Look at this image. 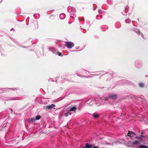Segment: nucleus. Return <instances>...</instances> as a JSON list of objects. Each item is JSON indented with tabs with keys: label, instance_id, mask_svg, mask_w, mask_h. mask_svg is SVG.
I'll use <instances>...</instances> for the list:
<instances>
[{
	"label": "nucleus",
	"instance_id": "f8f14e48",
	"mask_svg": "<svg viewBox=\"0 0 148 148\" xmlns=\"http://www.w3.org/2000/svg\"><path fill=\"white\" fill-rule=\"evenodd\" d=\"M135 136V138L137 139H141L142 138H145V137L143 136V135H141L140 137H138L136 136Z\"/></svg>",
	"mask_w": 148,
	"mask_h": 148
},
{
	"label": "nucleus",
	"instance_id": "423d86ee",
	"mask_svg": "<svg viewBox=\"0 0 148 148\" xmlns=\"http://www.w3.org/2000/svg\"><path fill=\"white\" fill-rule=\"evenodd\" d=\"M139 148H148V146L144 145H140L139 147Z\"/></svg>",
	"mask_w": 148,
	"mask_h": 148
},
{
	"label": "nucleus",
	"instance_id": "6e6552de",
	"mask_svg": "<svg viewBox=\"0 0 148 148\" xmlns=\"http://www.w3.org/2000/svg\"><path fill=\"white\" fill-rule=\"evenodd\" d=\"M133 143V144L134 145H137L139 144V141L137 140H136L134 141Z\"/></svg>",
	"mask_w": 148,
	"mask_h": 148
},
{
	"label": "nucleus",
	"instance_id": "2eb2a0df",
	"mask_svg": "<svg viewBox=\"0 0 148 148\" xmlns=\"http://www.w3.org/2000/svg\"><path fill=\"white\" fill-rule=\"evenodd\" d=\"M138 35H141V34H142V33L139 30H138Z\"/></svg>",
	"mask_w": 148,
	"mask_h": 148
},
{
	"label": "nucleus",
	"instance_id": "7ed1b4c3",
	"mask_svg": "<svg viewBox=\"0 0 148 148\" xmlns=\"http://www.w3.org/2000/svg\"><path fill=\"white\" fill-rule=\"evenodd\" d=\"M109 97L110 99H115L117 97V95L115 94H110L109 95Z\"/></svg>",
	"mask_w": 148,
	"mask_h": 148
},
{
	"label": "nucleus",
	"instance_id": "4468645a",
	"mask_svg": "<svg viewBox=\"0 0 148 148\" xmlns=\"http://www.w3.org/2000/svg\"><path fill=\"white\" fill-rule=\"evenodd\" d=\"M57 54H58L59 56H60L61 55L62 53H60L58 51H57Z\"/></svg>",
	"mask_w": 148,
	"mask_h": 148
},
{
	"label": "nucleus",
	"instance_id": "1a4fd4ad",
	"mask_svg": "<svg viewBox=\"0 0 148 148\" xmlns=\"http://www.w3.org/2000/svg\"><path fill=\"white\" fill-rule=\"evenodd\" d=\"M93 116L95 118H97L99 117V115L97 114H96L95 113H94L93 114Z\"/></svg>",
	"mask_w": 148,
	"mask_h": 148
},
{
	"label": "nucleus",
	"instance_id": "dca6fc26",
	"mask_svg": "<svg viewBox=\"0 0 148 148\" xmlns=\"http://www.w3.org/2000/svg\"><path fill=\"white\" fill-rule=\"evenodd\" d=\"M68 113H65L64 114V115H65V116L67 117V116H68Z\"/></svg>",
	"mask_w": 148,
	"mask_h": 148
},
{
	"label": "nucleus",
	"instance_id": "412c9836",
	"mask_svg": "<svg viewBox=\"0 0 148 148\" xmlns=\"http://www.w3.org/2000/svg\"><path fill=\"white\" fill-rule=\"evenodd\" d=\"M82 148H85V147H82Z\"/></svg>",
	"mask_w": 148,
	"mask_h": 148
},
{
	"label": "nucleus",
	"instance_id": "f257e3e1",
	"mask_svg": "<svg viewBox=\"0 0 148 148\" xmlns=\"http://www.w3.org/2000/svg\"><path fill=\"white\" fill-rule=\"evenodd\" d=\"M66 46L69 48H71L74 46V44L71 42L66 41Z\"/></svg>",
	"mask_w": 148,
	"mask_h": 148
},
{
	"label": "nucleus",
	"instance_id": "f03ea898",
	"mask_svg": "<svg viewBox=\"0 0 148 148\" xmlns=\"http://www.w3.org/2000/svg\"><path fill=\"white\" fill-rule=\"evenodd\" d=\"M127 136H130L131 138H132L134 136H136V134L135 133L133 132L129 131L128 133H127Z\"/></svg>",
	"mask_w": 148,
	"mask_h": 148
},
{
	"label": "nucleus",
	"instance_id": "f3484780",
	"mask_svg": "<svg viewBox=\"0 0 148 148\" xmlns=\"http://www.w3.org/2000/svg\"><path fill=\"white\" fill-rule=\"evenodd\" d=\"M57 51H58L57 50H55V51L54 52V53L55 54H57Z\"/></svg>",
	"mask_w": 148,
	"mask_h": 148
},
{
	"label": "nucleus",
	"instance_id": "9b49d317",
	"mask_svg": "<svg viewBox=\"0 0 148 148\" xmlns=\"http://www.w3.org/2000/svg\"><path fill=\"white\" fill-rule=\"evenodd\" d=\"M36 120V119L32 117L30 120V122L33 123L34 121H35Z\"/></svg>",
	"mask_w": 148,
	"mask_h": 148
},
{
	"label": "nucleus",
	"instance_id": "6ab92c4d",
	"mask_svg": "<svg viewBox=\"0 0 148 148\" xmlns=\"http://www.w3.org/2000/svg\"><path fill=\"white\" fill-rule=\"evenodd\" d=\"M67 113H68V114L71 115V113L70 112H69V111Z\"/></svg>",
	"mask_w": 148,
	"mask_h": 148
},
{
	"label": "nucleus",
	"instance_id": "a211bd4d",
	"mask_svg": "<svg viewBox=\"0 0 148 148\" xmlns=\"http://www.w3.org/2000/svg\"><path fill=\"white\" fill-rule=\"evenodd\" d=\"M92 148H99L97 146H95V147H92Z\"/></svg>",
	"mask_w": 148,
	"mask_h": 148
},
{
	"label": "nucleus",
	"instance_id": "0eeeda50",
	"mask_svg": "<svg viewBox=\"0 0 148 148\" xmlns=\"http://www.w3.org/2000/svg\"><path fill=\"white\" fill-rule=\"evenodd\" d=\"M76 109V108L75 106H74L71 108L70 110V111H74Z\"/></svg>",
	"mask_w": 148,
	"mask_h": 148
},
{
	"label": "nucleus",
	"instance_id": "aec40b11",
	"mask_svg": "<svg viewBox=\"0 0 148 148\" xmlns=\"http://www.w3.org/2000/svg\"><path fill=\"white\" fill-rule=\"evenodd\" d=\"M141 135L143 134V132L141 133Z\"/></svg>",
	"mask_w": 148,
	"mask_h": 148
},
{
	"label": "nucleus",
	"instance_id": "39448f33",
	"mask_svg": "<svg viewBox=\"0 0 148 148\" xmlns=\"http://www.w3.org/2000/svg\"><path fill=\"white\" fill-rule=\"evenodd\" d=\"M85 146L86 148H90L92 147V145H90L88 143H86L85 145Z\"/></svg>",
	"mask_w": 148,
	"mask_h": 148
},
{
	"label": "nucleus",
	"instance_id": "20e7f679",
	"mask_svg": "<svg viewBox=\"0 0 148 148\" xmlns=\"http://www.w3.org/2000/svg\"><path fill=\"white\" fill-rule=\"evenodd\" d=\"M55 105L54 104H51V105L47 106H46V108L48 110H51L53 108L55 107Z\"/></svg>",
	"mask_w": 148,
	"mask_h": 148
},
{
	"label": "nucleus",
	"instance_id": "9d476101",
	"mask_svg": "<svg viewBox=\"0 0 148 148\" xmlns=\"http://www.w3.org/2000/svg\"><path fill=\"white\" fill-rule=\"evenodd\" d=\"M139 86L140 87L143 88L145 86V85L143 83H140L139 84Z\"/></svg>",
	"mask_w": 148,
	"mask_h": 148
},
{
	"label": "nucleus",
	"instance_id": "ddd939ff",
	"mask_svg": "<svg viewBox=\"0 0 148 148\" xmlns=\"http://www.w3.org/2000/svg\"><path fill=\"white\" fill-rule=\"evenodd\" d=\"M41 116L40 115H38L36 117V120H38L40 119Z\"/></svg>",
	"mask_w": 148,
	"mask_h": 148
}]
</instances>
